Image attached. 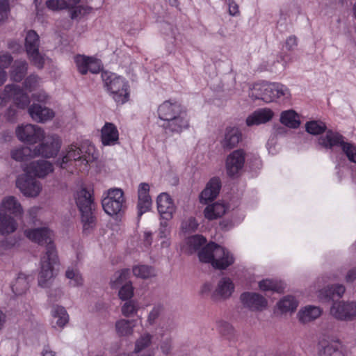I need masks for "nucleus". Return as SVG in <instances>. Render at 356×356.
<instances>
[{
    "instance_id": "obj_9",
    "label": "nucleus",
    "mask_w": 356,
    "mask_h": 356,
    "mask_svg": "<svg viewBox=\"0 0 356 356\" xmlns=\"http://www.w3.org/2000/svg\"><path fill=\"white\" fill-rule=\"evenodd\" d=\"M40 38L33 30L27 31L25 36L24 47L29 59L38 68L43 67L44 58L39 51Z\"/></svg>"
},
{
    "instance_id": "obj_15",
    "label": "nucleus",
    "mask_w": 356,
    "mask_h": 356,
    "mask_svg": "<svg viewBox=\"0 0 356 356\" xmlns=\"http://www.w3.org/2000/svg\"><path fill=\"white\" fill-rule=\"evenodd\" d=\"M245 153L243 149H236L230 153L225 161L227 174L229 177L238 176L243 168Z\"/></svg>"
},
{
    "instance_id": "obj_24",
    "label": "nucleus",
    "mask_w": 356,
    "mask_h": 356,
    "mask_svg": "<svg viewBox=\"0 0 356 356\" xmlns=\"http://www.w3.org/2000/svg\"><path fill=\"white\" fill-rule=\"evenodd\" d=\"M154 335L148 332H144L136 339L134 342V348L131 352L133 355L140 356L143 355H149L154 356V353L150 351H145L153 343Z\"/></svg>"
},
{
    "instance_id": "obj_1",
    "label": "nucleus",
    "mask_w": 356,
    "mask_h": 356,
    "mask_svg": "<svg viewBox=\"0 0 356 356\" xmlns=\"http://www.w3.org/2000/svg\"><path fill=\"white\" fill-rule=\"evenodd\" d=\"M24 234L31 241L46 245V251L40 259L38 275L39 285L45 287L54 277L55 268L58 264V254L53 243V233L47 227H40L26 229Z\"/></svg>"
},
{
    "instance_id": "obj_35",
    "label": "nucleus",
    "mask_w": 356,
    "mask_h": 356,
    "mask_svg": "<svg viewBox=\"0 0 356 356\" xmlns=\"http://www.w3.org/2000/svg\"><path fill=\"white\" fill-rule=\"evenodd\" d=\"M28 68V63L24 60H16L12 65L10 76L15 81H20L24 77Z\"/></svg>"
},
{
    "instance_id": "obj_37",
    "label": "nucleus",
    "mask_w": 356,
    "mask_h": 356,
    "mask_svg": "<svg viewBox=\"0 0 356 356\" xmlns=\"http://www.w3.org/2000/svg\"><path fill=\"white\" fill-rule=\"evenodd\" d=\"M280 122L290 128H297L300 124L298 115L293 110L283 111L280 116Z\"/></svg>"
},
{
    "instance_id": "obj_51",
    "label": "nucleus",
    "mask_w": 356,
    "mask_h": 356,
    "mask_svg": "<svg viewBox=\"0 0 356 356\" xmlns=\"http://www.w3.org/2000/svg\"><path fill=\"white\" fill-rule=\"evenodd\" d=\"M13 62L12 55L6 51H0V69L5 70L8 68Z\"/></svg>"
},
{
    "instance_id": "obj_16",
    "label": "nucleus",
    "mask_w": 356,
    "mask_h": 356,
    "mask_svg": "<svg viewBox=\"0 0 356 356\" xmlns=\"http://www.w3.org/2000/svg\"><path fill=\"white\" fill-rule=\"evenodd\" d=\"M243 306L252 312H261L268 307L267 300L261 294L254 292H244L240 296Z\"/></svg>"
},
{
    "instance_id": "obj_61",
    "label": "nucleus",
    "mask_w": 356,
    "mask_h": 356,
    "mask_svg": "<svg viewBox=\"0 0 356 356\" xmlns=\"http://www.w3.org/2000/svg\"><path fill=\"white\" fill-rule=\"evenodd\" d=\"M228 11L230 15L236 16L239 15L238 6L232 0H229L228 3Z\"/></svg>"
},
{
    "instance_id": "obj_64",
    "label": "nucleus",
    "mask_w": 356,
    "mask_h": 356,
    "mask_svg": "<svg viewBox=\"0 0 356 356\" xmlns=\"http://www.w3.org/2000/svg\"><path fill=\"white\" fill-rule=\"evenodd\" d=\"M345 280L346 282L353 283L355 280H356V267L349 270L346 276Z\"/></svg>"
},
{
    "instance_id": "obj_46",
    "label": "nucleus",
    "mask_w": 356,
    "mask_h": 356,
    "mask_svg": "<svg viewBox=\"0 0 356 356\" xmlns=\"http://www.w3.org/2000/svg\"><path fill=\"white\" fill-rule=\"evenodd\" d=\"M20 89L21 88L16 84L6 85L1 92L5 103L6 104L11 99L14 100L17 95L19 94V92Z\"/></svg>"
},
{
    "instance_id": "obj_29",
    "label": "nucleus",
    "mask_w": 356,
    "mask_h": 356,
    "mask_svg": "<svg viewBox=\"0 0 356 356\" xmlns=\"http://www.w3.org/2000/svg\"><path fill=\"white\" fill-rule=\"evenodd\" d=\"M51 325L55 329H62L69 321L66 309L59 305L54 306L51 310Z\"/></svg>"
},
{
    "instance_id": "obj_34",
    "label": "nucleus",
    "mask_w": 356,
    "mask_h": 356,
    "mask_svg": "<svg viewBox=\"0 0 356 356\" xmlns=\"http://www.w3.org/2000/svg\"><path fill=\"white\" fill-rule=\"evenodd\" d=\"M298 306V300L295 297L289 295L283 297L277 303V307L281 314L293 313Z\"/></svg>"
},
{
    "instance_id": "obj_22",
    "label": "nucleus",
    "mask_w": 356,
    "mask_h": 356,
    "mask_svg": "<svg viewBox=\"0 0 356 356\" xmlns=\"http://www.w3.org/2000/svg\"><path fill=\"white\" fill-rule=\"evenodd\" d=\"M157 209L163 220H168L172 218L175 212V206L170 196L162 193L156 198Z\"/></svg>"
},
{
    "instance_id": "obj_20",
    "label": "nucleus",
    "mask_w": 356,
    "mask_h": 356,
    "mask_svg": "<svg viewBox=\"0 0 356 356\" xmlns=\"http://www.w3.org/2000/svg\"><path fill=\"white\" fill-rule=\"evenodd\" d=\"M0 213L12 214L14 217L21 218L24 213L19 200L13 195L4 197L0 202Z\"/></svg>"
},
{
    "instance_id": "obj_44",
    "label": "nucleus",
    "mask_w": 356,
    "mask_h": 356,
    "mask_svg": "<svg viewBox=\"0 0 356 356\" xmlns=\"http://www.w3.org/2000/svg\"><path fill=\"white\" fill-rule=\"evenodd\" d=\"M139 303L133 300H128L122 305V314L126 316H133L136 315L139 309Z\"/></svg>"
},
{
    "instance_id": "obj_26",
    "label": "nucleus",
    "mask_w": 356,
    "mask_h": 356,
    "mask_svg": "<svg viewBox=\"0 0 356 356\" xmlns=\"http://www.w3.org/2000/svg\"><path fill=\"white\" fill-rule=\"evenodd\" d=\"M322 313L323 309L318 306L306 305L300 309L297 318L301 323L305 324L315 321Z\"/></svg>"
},
{
    "instance_id": "obj_3",
    "label": "nucleus",
    "mask_w": 356,
    "mask_h": 356,
    "mask_svg": "<svg viewBox=\"0 0 356 356\" xmlns=\"http://www.w3.org/2000/svg\"><path fill=\"white\" fill-rule=\"evenodd\" d=\"M198 258L202 263L209 264L216 269L225 270L234 263L233 254L227 248L213 242L198 252Z\"/></svg>"
},
{
    "instance_id": "obj_17",
    "label": "nucleus",
    "mask_w": 356,
    "mask_h": 356,
    "mask_svg": "<svg viewBox=\"0 0 356 356\" xmlns=\"http://www.w3.org/2000/svg\"><path fill=\"white\" fill-rule=\"evenodd\" d=\"M22 168L24 172L31 174L38 178H44L54 171L52 163L43 159L31 161L23 165Z\"/></svg>"
},
{
    "instance_id": "obj_18",
    "label": "nucleus",
    "mask_w": 356,
    "mask_h": 356,
    "mask_svg": "<svg viewBox=\"0 0 356 356\" xmlns=\"http://www.w3.org/2000/svg\"><path fill=\"white\" fill-rule=\"evenodd\" d=\"M74 62L77 70L81 74H86L88 72L97 74L99 73L102 69L99 60L92 57L77 55L74 57Z\"/></svg>"
},
{
    "instance_id": "obj_36",
    "label": "nucleus",
    "mask_w": 356,
    "mask_h": 356,
    "mask_svg": "<svg viewBox=\"0 0 356 356\" xmlns=\"http://www.w3.org/2000/svg\"><path fill=\"white\" fill-rule=\"evenodd\" d=\"M135 321L126 319H120L115 323L117 334L121 337L131 336L134 333Z\"/></svg>"
},
{
    "instance_id": "obj_2",
    "label": "nucleus",
    "mask_w": 356,
    "mask_h": 356,
    "mask_svg": "<svg viewBox=\"0 0 356 356\" xmlns=\"http://www.w3.org/2000/svg\"><path fill=\"white\" fill-rule=\"evenodd\" d=\"M157 113L163 122L161 127L166 132L179 134L189 127L190 118L187 111L177 102H163L158 107Z\"/></svg>"
},
{
    "instance_id": "obj_31",
    "label": "nucleus",
    "mask_w": 356,
    "mask_h": 356,
    "mask_svg": "<svg viewBox=\"0 0 356 356\" xmlns=\"http://www.w3.org/2000/svg\"><path fill=\"white\" fill-rule=\"evenodd\" d=\"M273 112L269 108H260L255 111L246 118V124L249 127L259 125L270 121Z\"/></svg>"
},
{
    "instance_id": "obj_56",
    "label": "nucleus",
    "mask_w": 356,
    "mask_h": 356,
    "mask_svg": "<svg viewBox=\"0 0 356 356\" xmlns=\"http://www.w3.org/2000/svg\"><path fill=\"white\" fill-rule=\"evenodd\" d=\"M10 12L9 2L8 0H0V22H4Z\"/></svg>"
},
{
    "instance_id": "obj_40",
    "label": "nucleus",
    "mask_w": 356,
    "mask_h": 356,
    "mask_svg": "<svg viewBox=\"0 0 356 356\" xmlns=\"http://www.w3.org/2000/svg\"><path fill=\"white\" fill-rule=\"evenodd\" d=\"M206 238L200 235H194L188 237L186 240V251L192 254L199 250V248L206 243Z\"/></svg>"
},
{
    "instance_id": "obj_8",
    "label": "nucleus",
    "mask_w": 356,
    "mask_h": 356,
    "mask_svg": "<svg viewBox=\"0 0 356 356\" xmlns=\"http://www.w3.org/2000/svg\"><path fill=\"white\" fill-rule=\"evenodd\" d=\"M102 204L104 211L111 216L120 213L125 207L123 191L118 188L108 189L104 193Z\"/></svg>"
},
{
    "instance_id": "obj_21",
    "label": "nucleus",
    "mask_w": 356,
    "mask_h": 356,
    "mask_svg": "<svg viewBox=\"0 0 356 356\" xmlns=\"http://www.w3.org/2000/svg\"><path fill=\"white\" fill-rule=\"evenodd\" d=\"M149 185L147 183H140L138 187V216H141L143 213L150 210L152 200L149 195Z\"/></svg>"
},
{
    "instance_id": "obj_63",
    "label": "nucleus",
    "mask_w": 356,
    "mask_h": 356,
    "mask_svg": "<svg viewBox=\"0 0 356 356\" xmlns=\"http://www.w3.org/2000/svg\"><path fill=\"white\" fill-rule=\"evenodd\" d=\"M321 356H344V355H343V353L339 350H333L330 347H327L326 348H325L323 353Z\"/></svg>"
},
{
    "instance_id": "obj_48",
    "label": "nucleus",
    "mask_w": 356,
    "mask_h": 356,
    "mask_svg": "<svg viewBox=\"0 0 356 356\" xmlns=\"http://www.w3.org/2000/svg\"><path fill=\"white\" fill-rule=\"evenodd\" d=\"M170 234V230L166 220H161L158 229V236L160 239H164L161 243L163 246L168 247L170 245L168 240Z\"/></svg>"
},
{
    "instance_id": "obj_38",
    "label": "nucleus",
    "mask_w": 356,
    "mask_h": 356,
    "mask_svg": "<svg viewBox=\"0 0 356 356\" xmlns=\"http://www.w3.org/2000/svg\"><path fill=\"white\" fill-rule=\"evenodd\" d=\"M93 209L85 210L81 212L83 231L86 234L90 233L96 226V218L93 215Z\"/></svg>"
},
{
    "instance_id": "obj_62",
    "label": "nucleus",
    "mask_w": 356,
    "mask_h": 356,
    "mask_svg": "<svg viewBox=\"0 0 356 356\" xmlns=\"http://www.w3.org/2000/svg\"><path fill=\"white\" fill-rule=\"evenodd\" d=\"M297 38L295 36H289L286 38L285 42V47L289 51L293 50L297 46Z\"/></svg>"
},
{
    "instance_id": "obj_25",
    "label": "nucleus",
    "mask_w": 356,
    "mask_h": 356,
    "mask_svg": "<svg viewBox=\"0 0 356 356\" xmlns=\"http://www.w3.org/2000/svg\"><path fill=\"white\" fill-rule=\"evenodd\" d=\"M29 113L34 121L41 123L53 119L55 115L51 109L38 104H33L30 106Z\"/></svg>"
},
{
    "instance_id": "obj_59",
    "label": "nucleus",
    "mask_w": 356,
    "mask_h": 356,
    "mask_svg": "<svg viewBox=\"0 0 356 356\" xmlns=\"http://www.w3.org/2000/svg\"><path fill=\"white\" fill-rule=\"evenodd\" d=\"M318 298L322 301H327L331 298L332 292L330 286L325 287L318 291Z\"/></svg>"
},
{
    "instance_id": "obj_53",
    "label": "nucleus",
    "mask_w": 356,
    "mask_h": 356,
    "mask_svg": "<svg viewBox=\"0 0 356 356\" xmlns=\"http://www.w3.org/2000/svg\"><path fill=\"white\" fill-rule=\"evenodd\" d=\"M198 224L195 219L190 217L181 223V229L184 232H194L197 229Z\"/></svg>"
},
{
    "instance_id": "obj_50",
    "label": "nucleus",
    "mask_w": 356,
    "mask_h": 356,
    "mask_svg": "<svg viewBox=\"0 0 356 356\" xmlns=\"http://www.w3.org/2000/svg\"><path fill=\"white\" fill-rule=\"evenodd\" d=\"M19 93L13 100L14 104L18 108L24 109L30 103L29 97L24 92L22 88L19 90Z\"/></svg>"
},
{
    "instance_id": "obj_23",
    "label": "nucleus",
    "mask_w": 356,
    "mask_h": 356,
    "mask_svg": "<svg viewBox=\"0 0 356 356\" xmlns=\"http://www.w3.org/2000/svg\"><path fill=\"white\" fill-rule=\"evenodd\" d=\"M242 140V134L236 127H227L224 131L220 143L225 149L236 147Z\"/></svg>"
},
{
    "instance_id": "obj_47",
    "label": "nucleus",
    "mask_w": 356,
    "mask_h": 356,
    "mask_svg": "<svg viewBox=\"0 0 356 356\" xmlns=\"http://www.w3.org/2000/svg\"><path fill=\"white\" fill-rule=\"evenodd\" d=\"M306 130L312 135H318L326 130V125L321 121H311L306 124Z\"/></svg>"
},
{
    "instance_id": "obj_32",
    "label": "nucleus",
    "mask_w": 356,
    "mask_h": 356,
    "mask_svg": "<svg viewBox=\"0 0 356 356\" xmlns=\"http://www.w3.org/2000/svg\"><path fill=\"white\" fill-rule=\"evenodd\" d=\"M10 157L17 162H26L36 157L34 147L22 145L10 150Z\"/></svg>"
},
{
    "instance_id": "obj_4",
    "label": "nucleus",
    "mask_w": 356,
    "mask_h": 356,
    "mask_svg": "<svg viewBox=\"0 0 356 356\" xmlns=\"http://www.w3.org/2000/svg\"><path fill=\"white\" fill-rule=\"evenodd\" d=\"M249 97L252 100H261L265 103H270L278 99H289L291 92L286 86L280 83L261 82L256 83L250 88Z\"/></svg>"
},
{
    "instance_id": "obj_49",
    "label": "nucleus",
    "mask_w": 356,
    "mask_h": 356,
    "mask_svg": "<svg viewBox=\"0 0 356 356\" xmlns=\"http://www.w3.org/2000/svg\"><path fill=\"white\" fill-rule=\"evenodd\" d=\"M128 275V270H122L120 271L116 272L111 280V287L118 288L123 283H127L126 281L127 280Z\"/></svg>"
},
{
    "instance_id": "obj_27",
    "label": "nucleus",
    "mask_w": 356,
    "mask_h": 356,
    "mask_svg": "<svg viewBox=\"0 0 356 356\" xmlns=\"http://www.w3.org/2000/svg\"><path fill=\"white\" fill-rule=\"evenodd\" d=\"M220 188V181L219 179H211L200 195V202L206 204L209 202L213 201L219 193Z\"/></svg>"
},
{
    "instance_id": "obj_28",
    "label": "nucleus",
    "mask_w": 356,
    "mask_h": 356,
    "mask_svg": "<svg viewBox=\"0 0 356 356\" xmlns=\"http://www.w3.org/2000/svg\"><path fill=\"white\" fill-rule=\"evenodd\" d=\"M102 143L104 145H115L118 143L119 132L116 126L111 122H106L101 130Z\"/></svg>"
},
{
    "instance_id": "obj_43",
    "label": "nucleus",
    "mask_w": 356,
    "mask_h": 356,
    "mask_svg": "<svg viewBox=\"0 0 356 356\" xmlns=\"http://www.w3.org/2000/svg\"><path fill=\"white\" fill-rule=\"evenodd\" d=\"M133 273L135 276L142 279H147L156 275L155 270L149 266L138 265L133 268Z\"/></svg>"
},
{
    "instance_id": "obj_60",
    "label": "nucleus",
    "mask_w": 356,
    "mask_h": 356,
    "mask_svg": "<svg viewBox=\"0 0 356 356\" xmlns=\"http://www.w3.org/2000/svg\"><path fill=\"white\" fill-rule=\"evenodd\" d=\"M32 98L39 102L46 103L49 99V96L43 90H40L32 95Z\"/></svg>"
},
{
    "instance_id": "obj_30",
    "label": "nucleus",
    "mask_w": 356,
    "mask_h": 356,
    "mask_svg": "<svg viewBox=\"0 0 356 356\" xmlns=\"http://www.w3.org/2000/svg\"><path fill=\"white\" fill-rule=\"evenodd\" d=\"M76 204L80 211L93 209L94 202L90 191L85 188L76 191L74 195Z\"/></svg>"
},
{
    "instance_id": "obj_41",
    "label": "nucleus",
    "mask_w": 356,
    "mask_h": 356,
    "mask_svg": "<svg viewBox=\"0 0 356 356\" xmlns=\"http://www.w3.org/2000/svg\"><path fill=\"white\" fill-rule=\"evenodd\" d=\"M65 277L69 280V284L73 287L81 286L83 284V278L76 268H68L65 272Z\"/></svg>"
},
{
    "instance_id": "obj_6",
    "label": "nucleus",
    "mask_w": 356,
    "mask_h": 356,
    "mask_svg": "<svg viewBox=\"0 0 356 356\" xmlns=\"http://www.w3.org/2000/svg\"><path fill=\"white\" fill-rule=\"evenodd\" d=\"M102 78L115 102L122 104L128 101L129 85L123 77L112 72H104Z\"/></svg>"
},
{
    "instance_id": "obj_45",
    "label": "nucleus",
    "mask_w": 356,
    "mask_h": 356,
    "mask_svg": "<svg viewBox=\"0 0 356 356\" xmlns=\"http://www.w3.org/2000/svg\"><path fill=\"white\" fill-rule=\"evenodd\" d=\"M163 312V307L162 305H154L147 316L146 326L152 327L159 320V317L161 316Z\"/></svg>"
},
{
    "instance_id": "obj_5",
    "label": "nucleus",
    "mask_w": 356,
    "mask_h": 356,
    "mask_svg": "<svg viewBox=\"0 0 356 356\" xmlns=\"http://www.w3.org/2000/svg\"><path fill=\"white\" fill-rule=\"evenodd\" d=\"M62 155V159L57 161V163L62 168H65L70 161H74L80 168L86 167L97 158V154L92 145L80 148L75 145H70L65 148Z\"/></svg>"
},
{
    "instance_id": "obj_14",
    "label": "nucleus",
    "mask_w": 356,
    "mask_h": 356,
    "mask_svg": "<svg viewBox=\"0 0 356 356\" xmlns=\"http://www.w3.org/2000/svg\"><path fill=\"white\" fill-rule=\"evenodd\" d=\"M172 328L170 325L160 323L155 329L154 336L158 341V347L163 355L168 356L173 350V339L171 334Z\"/></svg>"
},
{
    "instance_id": "obj_57",
    "label": "nucleus",
    "mask_w": 356,
    "mask_h": 356,
    "mask_svg": "<svg viewBox=\"0 0 356 356\" xmlns=\"http://www.w3.org/2000/svg\"><path fill=\"white\" fill-rule=\"evenodd\" d=\"M46 6L49 9L54 11L65 9L63 0H48L46 1Z\"/></svg>"
},
{
    "instance_id": "obj_19",
    "label": "nucleus",
    "mask_w": 356,
    "mask_h": 356,
    "mask_svg": "<svg viewBox=\"0 0 356 356\" xmlns=\"http://www.w3.org/2000/svg\"><path fill=\"white\" fill-rule=\"evenodd\" d=\"M235 289L233 280L228 277H222L218 282L216 287L212 293L214 300H225L229 299Z\"/></svg>"
},
{
    "instance_id": "obj_12",
    "label": "nucleus",
    "mask_w": 356,
    "mask_h": 356,
    "mask_svg": "<svg viewBox=\"0 0 356 356\" xmlns=\"http://www.w3.org/2000/svg\"><path fill=\"white\" fill-rule=\"evenodd\" d=\"M15 134L19 140L31 145L40 142L44 136V131L41 127L31 124L19 125Z\"/></svg>"
},
{
    "instance_id": "obj_7",
    "label": "nucleus",
    "mask_w": 356,
    "mask_h": 356,
    "mask_svg": "<svg viewBox=\"0 0 356 356\" xmlns=\"http://www.w3.org/2000/svg\"><path fill=\"white\" fill-rule=\"evenodd\" d=\"M318 143L326 149H332L335 146L341 147L348 160L356 163V146L345 141L344 137L340 134L328 130L325 136L318 138Z\"/></svg>"
},
{
    "instance_id": "obj_11",
    "label": "nucleus",
    "mask_w": 356,
    "mask_h": 356,
    "mask_svg": "<svg viewBox=\"0 0 356 356\" xmlns=\"http://www.w3.org/2000/svg\"><path fill=\"white\" fill-rule=\"evenodd\" d=\"M31 175L26 172L18 175L16 179V187L24 196L35 197L42 191V184Z\"/></svg>"
},
{
    "instance_id": "obj_10",
    "label": "nucleus",
    "mask_w": 356,
    "mask_h": 356,
    "mask_svg": "<svg viewBox=\"0 0 356 356\" xmlns=\"http://www.w3.org/2000/svg\"><path fill=\"white\" fill-rule=\"evenodd\" d=\"M41 143L34 147L36 157L42 156L45 158L55 157L61 147V140L56 134L45 135Z\"/></svg>"
},
{
    "instance_id": "obj_52",
    "label": "nucleus",
    "mask_w": 356,
    "mask_h": 356,
    "mask_svg": "<svg viewBox=\"0 0 356 356\" xmlns=\"http://www.w3.org/2000/svg\"><path fill=\"white\" fill-rule=\"evenodd\" d=\"M133 295V287L129 282L125 283L119 291V297L122 300H128Z\"/></svg>"
},
{
    "instance_id": "obj_42",
    "label": "nucleus",
    "mask_w": 356,
    "mask_h": 356,
    "mask_svg": "<svg viewBox=\"0 0 356 356\" xmlns=\"http://www.w3.org/2000/svg\"><path fill=\"white\" fill-rule=\"evenodd\" d=\"M28 289V277L24 274L19 275L12 286L13 292L17 296H20L24 293Z\"/></svg>"
},
{
    "instance_id": "obj_55",
    "label": "nucleus",
    "mask_w": 356,
    "mask_h": 356,
    "mask_svg": "<svg viewBox=\"0 0 356 356\" xmlns=\"http://www.w3.org/2000/svg\"><path fill=\"white\" fill-rule=\"evenodd\" d=\"M39 77L35 75H31L25 80L24 86L27 90L31 91L36 88L39 86Z\"/></svg>"
},
{
    "instance_id": "obj_54",
    "label": "nucleus",
    "mask_w": 356,
    "mask_h": 356,
    "mask_svg": "<svg viewBox=\"0 0 356 356\" xmlns=\"http://www.w3.org/2000/svg\"><path fill=\"white\" fill-rule=\"evenodd\" d=\"M259 287L261 291H277L278 286L276 282L271 280H264L259 282Z\"/></svg>"
},
{
    "instance_id": "obj_13",
    "label": "nucleus",
    "mask_w": 356,
    "mask_h": 356,
    "mask_svg": "<svg viewBox=\"0 0 356 356\" xmlns=\"http://www.w3.org/2000/svg\"><path fill=\"white\" fill-rule=\"evenodd\" d=\"M330 315L339 321H349L356 318V302L334 301L330 310Z\"/></svg>"
},
{
    "instance_id": "obj_33",
    "label": "nucleus",
    "mask_w": 356,
    "mask_h": 356,
    "mask_svg": "<svg viewBox=\"0 0 356 356\" xmlns=\"http://www.w3.org/2000/svg\"><path fill=\"white\" fill-rule=\"evenodd\" d=\"M18 224L14 217L0 213V234L7 235L17 230Z\"/></svg>"
},
{
    "instance_id": "obj_58",
    "label": "nucleus",
    "mask_w": 356,
    "mask_h": 356,
    "mask_svg": "<svg viewBox=\"0 0 356 356\" xmlns=\"http://www.w3.org/2000/svg\"><path fill=\"white\" fill-rule=\"evenodd\" d=\"M332 296H337L339 298H341L346 291V288L343 284H337L330 286Z\"/></svg>"
},
{
    "instance_id": "obj_39",
    "label": "nucleus",
    "mask_w": 356,
    "mask_h": 356,
    "mask_svg": "<svg viewBox=\"0 0 356 356\" xmlns=\"http://www.w3.org/2000/svg\"><path fill=\"white\" fill-rule=\"evenodd\" d=\"M226 212V207L223 204L216 203L209 205L204 209V216L209 220L221 217Z\"/></svg>"
}]
</instances>
